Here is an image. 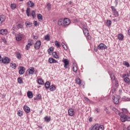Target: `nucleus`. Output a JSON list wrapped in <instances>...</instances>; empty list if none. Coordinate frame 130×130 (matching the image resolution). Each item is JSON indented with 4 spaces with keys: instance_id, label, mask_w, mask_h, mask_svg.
<instances>
[{
    "instance_id": "obj_56",
    "label": "nucleus",
    "mask_w": 130,
    "mask_h": 130,
    "mask_svg": "<svg viewBox=\"0 0 130 130\" xmlns=\"http://www.w3.org/2000/svg\"><path fill=\"white\" fill-rule=\"evenodd\" d=\"M34 24L35 25V26H37V25H38V22H37V21H34Z\"/></svg>"
},
{
    "instance_id": "obj_19",
    "label": "nucleus",
    "mask_w": 130,
    "mask_h": 130,
    "mask_svg": "<svg viewBox=\"0 0 130 130\" xmlns=\"http://www.w3.org/2000/svg\"><path fill=\"white\" fill-rule=\"evenodd\" d=\"M58 26H62L63 27H64L63 19L61 18L58 20Z\"/></svg>"
},
{
    "instance_id": "obj_30",
    "label": "nucleus",
    "mask_w": 130,
    "mask_h": 130,
    "mask_svg": "<svg viewBox=\"0 0 130 130\" xmlns=\"http://www.w3.org/2000/svg\"><path fill=\"white\" fill-rule=\"evenodd\" d=\"M16 57H17L18 59H20V58H22V56L21 55V53H20V52H17L16 53Z\"/></svg>"
},
{
    "instance_id": "obj_59",
    "label": "nucleus",
    "mask_w": 130,
    "mask_h": 130,
    "mask_svg": "<svg viewBox=\"0 0 130 130\" xmlns=\"http://www.w3.org/2000/svg\"><path fill=\"white\" fill-rule=\"evenodd\" d=\"M33 39L37 40L38 39V37H37V36H34Z\"/></svg>"
},
{
    "instance_id": "obj_53",
    "label": "nucleus",
    "mask_w": 130,
    "mask_h": 130,
    "mask_svg": "<svg viewBox=\"0 0 130 130\" xmlns=\"http://www.w3.org/2000/svg\"><path fill=\"white\" fill-rule=\"evenodd\" d=\"M84 100H85V101H86L87 102H91V101L89 100L88 98L87 97H84Z\"/></svg>"
},
{
    "instance_id": "obj_2",
    "label": "nucleus",
    "mask_w": 130,
    "mask_h": 130,
    "mask_svg": "<svg viewBox=\"0 0 130 130\" xmlns=\"http://www.w3.org/2000/svg\"><path fill=\"white\" fill-rule=\"evenodd\" d=\"M84 35L85 37H86L88 40H91V36H90V34H89V30L87 28L84 27L83 29Z\"/></svg>"
},
{
    "instance_id": "obj_25",
    "label": "nucleus",
    "mask_w": 130,
    "mask_h": 130,
    "mask_svg": "<svg viewBox=\"0 0 130 130\" xmlns=\"http://www.w3.org/2000/svg\"><path fill=\"white\" fill-rule=\"evenodd\" d=\"M50 120H51L50 117H48V116H46L44 117V121H46V122H49Z\"/></svg>"
},
{
    "instance_id": "obj_49",
    "label": "nucleus",
    "mask_w": 130,
    "mask_h": 130,
    "mask_svg": "<svg viewBox=\"0 0 130 130\" xmlns=\"http://www.w3.org/2000/svg\"><path fill=\"white\" fill-rule=\"evenodd\" d=\"M10 66L12 69H16V63H11Z\"/></svg>"
},
{
    "instance_id": "obj_13",
    "label": "nucleus",
    "mask_w": 130,
    "mask_h": 130,
    "mask_svg": "<svg viewBox=\"0 0 130 130\" xmlns=\"http://www.w3.org/2000/svg\"><path fill=\"white\" fill-rule=\"evenodd\" d=\"M68 114L70 116H74L75 115V111H74V109L70 108L68 110Z\"/></svg>"
},
{
    "instance_id": "obj_41",
    "label": "nucleus",
    "mask_w": 130,
    "mask_h": 130,
    "mask_svg": "<svg viewBox=\"0 0 130 130\" xmlns=\"http://www.w3.org/2000/svg\"><path fill=\"white\" fill-rule=\"evenodd\" d=\"M61 45L63 48L64 49V50H68V46H67L64 43H62Z\"/></svg>"
},
{
    "instance_id": "obj_7",
    "label": "nucleus",
    "mask_w": 130,
    "mask_h": 130,
    "mask_svg": "<svg viewBox=\"0 0 130 130\" xmlns=\"http://www.w3.org/2000/svg\"><path fill=\"white\" fill-rule=\"evenodd\" d=\"M63 23H64V27H68L70 24H71V20L70 19L65 18L63 19Z\"/></svg>"
},
{
    "instance_id": "obj_4",
    "label": "nucleus",
    "mask_w": 130,
    "mask_h": 130,
    "mask_svg": "<svg viewBox=\"0 0 130 130\" xmlns=\"http://www.w3.org/2000/svg\"><path fill=\"white\" fill-rule=\"evenodd\" d=\"M62 61L64 63V68L65 69H69L70 68V61H69V59H64Z\"/></svg>"
},
{
    "instance_id": "obj_60",
    "label": "nucleus",
    "mask_w": 130,
    "mask_h": 130,
    "mask_svg": "<svg viewBox=\"0 0 130 130\" xmlns=\"http://www.w3.org/2000/svg\"><path fill=\"white\" fill-rule=\"evenodd\" d=\"M115 2L116 3V7L117 6V4H118V0H115Z\"/></svg>"
},
{
    "instance_id": "obj_40",
    "label": "nucleus",
    "mask_w": 130,
    "mask_h": 130,
    "mask_svg": "<svg viewBox=\"0 0 130 130\" xmlns=\"http://www.w3.org/2000/svg\"><path fill=\"white\" fill-rule=\"evenodd\" d=\"M17 114L18 116H22L23 115V111H21L20 110L17 111Z\"/></svg>"
},
{
    "instance_id": "obj_39",
    "label": "nucleus",
    "mask_w": 130,
    "mask_h": 130,
    "mask_svg": "<svg viewBox=\"0 0 130 130\" xmlns=\"http://www.w3.org/2000/svg\"><path fill=\"white\" fill-rule=\"evenodd\" d=\"M98 130H104V126L98 124Z\"/></svg>"
},
{
    "instance_id": "obj_45",
    "label": "nucleus",
    "mask_w": 130,
    "mask_h": 130,
    "mask_svg": "<svg viewBox=\"0 0 130 130\" xmlns=\"http://www.w3.org/2000/svg\"><path fill=\"white\" fill-rule=\"evenodd\" d=\"M124 81L126 84H128L129 83V78L126 77L124 79Z\"/></svg>"
},
{
    "instance_id": "obj_28",
    "label": "nucleus",
    "mask_w": 130,
    "mask_h": 130,
    "mask_svg": "<svg viewBox=\"0 0 130 130\" xmlns=\"http://www.w3.org/2000/svg\"><path fill=\"white\" fill-rule=\"evenodd\" d=\"M30 7H27L26 9V14L27 17L30 16Z\"/></svg>"
},
{
    "instance_id": "obj_37",
    "label": "nucleus",
    "mask_w": 130,
    "mask_h": 130,
    "mask_svg": "<svg viewBox=\"0 0 130 130\" xmlns=\"http://www.w3.org/2000/svg\"><path fill=\"white\" fill-rule=\"evenodd\" d=\"M11 8L12 10H15V9H16V8H17V5H16V4H11Z\"/></svg>"
},
{
    "instance_id": "obj_50",
    "label": "nucleus",
    "mask_w": 130,
    "mask_h": 130,
    "mask_svg": "<svg viewBox=\"0 0 130 130\" xmlns=\"http://www.w3.org/2000/svg\"><path fill=\"white\" fill-rule=\"evenodd\" d=\"M18 29H22L23 28V25L21 24V23H19L17 26Z\"/></svg>"
},
{
    "instance_id": "obj_6",
    "label": "nucleus",
    "mask_w": 130,
    "mask_h": 130,
    "mask_svg": "<svg viewBox=\"0 0 130 130\" xmlns=\"http://www.w3.org/2000/svg\"><path fill=\"white\" fill-rule=\"evenodd\" d=\"M98 49H99V50L107 49V46L103 43H101L99 46H98Z\"/></svg>"
},
{
    "instance_id": "obj_27",
    "label": "nucleus",
    "mask_w": 130,
    "mask_h": 130,
    "mask_svg": "<svg viewBox=\"0 0 130 130\" xmlns=\"http://www.w3.org/2000/svg\"><path fill=\"white\" fill-rule=\"evenodd\" d=\"M52 56L54 58H59V56L56 53V52H54L52 53Z\"/></svg>"
},
{
    "instance_id": "obj_17",
    "label": "nucleus",
    "mask_w": 130,
    "mask_h": 130,
    "mask_svg": "<svg viewBox=\"0 0 130 130\" xmlns=\"http://www.w3.org/2000/svg\"><path fill=\"white\" fill-rule=\"evenodd\" d=\"M23 110L26 112V113H29V112H30V108L26 105L24 106Z\"/></svg>"
},
{
    "instance_id": "obj_26",
    "label": "nucleus",
    "mask_w": 130,
    "mask_h": 130,
    "mask_svg": "<svg viewBox=\"0 0 130 130\" xmlns=\"http://www.w3.org/2000/svg\"><path fill=\"white\" fill-rule=\"evenodd\" d=\"M49 88L50 89V91H55V89H56L55 86L53 85H52L51 86L50 85V87H49Z\"/></svg>"
},
{
    "instance_id": "obj_11",
    "label": "nucleus",
    "mask_w": 130,
    "mask_h": 130,
    "mask_svg": "<svg viewBox=\"0 0 130 130\" xmlns=\"http://www.w3.org/2000/svg\"><path fill=\"white\" fill-rule=\"evenodd\" d=\"M22 38H23V35L21 33H19L16 36V40L17 41H21V40H22Z\"/></svg>"
},
{
    "instance_id": "obj_21",
    "label": "nucleus",
    "mask_w": 130,
    "mask_h": 130,
    "mask_svg": "<svg viewBox=\"0 0 130 130\" xmlns=\"http://www.w3.org/2000/svg\"><path fill=\"white\" fill-rule=\"evenodd\" d=\"M50 87V82H49V81H47L45 83V88H46V90L47 89H49Z\"/></svg>"
},
{
    "instance_id": "obj_38",
    "label": "nucleus",
    "mask_w": 130,
    "mask_h": 130,
    "mask_svg": "<svg viewBox=\"0 0 130 130\" xmlns=\"http://www.w3.org/2000/svg\"><path fill=\"white\" fill-rule=\"evenodd\" d=\"M31 16L34 19L36 17V12H35V11L32 10L31 11Z\"/></svg>"
},
{
    "instance_id": "obj_47",
    "label": "nucleus",
    "mask_w": 130,
    "mask_h": 130,
    "mask_svg": "<svg viewBox=\"0 0 130 130\" xmlns=\"http://www.w3.org/2000/svg\"><path fill=\"white\" fill-rule=\"evenodd\" d=\"M53 51V48L52 47H51L48 49V52L49 54H50Z\"/></svg>"
},
{
    "instance_id": "obj_33",
    "label": "nucleus",
    "mask_w": 130,
    "mask_h": 130,
    "mask_svg": "<svg viewBox=\"0 0 130 130\" xmlns=\"http://www.w3.org/2000/svg\"><path fill=\"white\" fill-rule=\"evenodd\" d=\"M37 17L39 21H42V20H43V18L42 17V15H41V14H38Z\"/></svg>"
},
{
    "instance_id": "obj_8",
    "label": "nucleus",
    "mask_w": 130,
    "mask_h": 130,
    "mask_svg": "<svg viewBox=\"0 0 130 130\" xmlns=\"http://www.w3.org/2000/svg\"><path fill=\"white\" fill-rule=\"evenodd\" d=\"M1 63H10V58L8 57H4V58H2Z\"/></svg>"
},
{
    "instance_id": "obj_32",
    "label": "nucleus",
    "mask_w": 130,
    "mask_h": 130,
    "mask_svg": "<svg viewBox=\"0 0 130 130\" xmlns=\"http://www.w3.org/2000/svg\"><path fill=\"white\" fill-rule=\"evenodd\" d=\"M19 84H23L24 82L23 81V79L21 77H19L17 79Z\"/></svg>"
},
{
    "instance_id": "obj_57",
    "label": "nucleus",
    "mask_w": 130,
    "mask_h": 130,
    "mask_svg": "<svg viewBox=\"0 0 130 130\" xmlns=\"http://www.w3.org/2000/svg\"><path fill=\"white\" fill-rule=\"evenodd\" d=\"M89 121L90 122H92V120H93V117H90L89 118Z\"/></svg>"
},
{
    "instance_id": "obj_23",
    "label": "nucleus",
    "mask_w": 130,
    "mask_h": 130,
    "mask_svg": "<svg viewBox=\"0 0 130 130\" xmlns=\"http://www.w3.org/2000/svg\"><path fill=\"white\" fill-rule=\"evenodd\" d=\"M112 99L113 100V102L114 104H118V103L119 102V100L118 99V98L114 96V98H113Z\"/></svg>"
},
{
    "instance_id": "obj_51",
    "label": "nucleus",
    "mask_w": 130,
    "mask_h": 130,
    "mask_svg": "<svg viewBox=\"0 0 130 130\" xmlns=\"http://www.w3.org/2000/svg\"><path fill=\"white\" fill-rule=\"evenodd\" d=\"M110 77H111V79L112 81H113V80H115V77H114V75H112V74H111L110 75Z\"/></svg>"
},
{
    "instance_id": "obj_63",
    "label": "nucleus",
    "mask_w": 130,
    "mask_h": 130,
    "mask_svg": "<svg viewBox=\"0 0 130 130\" xmlns=\"http://www.w3.org/2000/svg\"><path fill=\"white\" fill-rule=\"evenodd\" d=\"M128 35H129L130 36V26H129V29L128 30Z\"/></svg>"
},
{
    "instance_id": "obj_64",
    "label": "nucleus",
    "mask_w": 130,
    "mask_h": 130,
    "mask_svg": "<svg viewBox=\"0 0 130 130\" xmlns=\"http://www.w3.org/2000/svg\"><path fill=\"white\" fill-rule=\"evenodd\" d=\"M35 75H37V74H38V71L37 70L35 72Z\"/></svg>"
},
{
    "instance_id": "obj_14",
    "label": "nucleus",
    "mask_w": 130,
    "mask_h": 130,
    "mask_svg": "<svg viewBox=\"0 0 130 130\" xmlns=\"http://www.w3.org/2000/svg\"><path fill=\"white\" fill-rule=\"evenodd\" d=\"M6 21V16L5 15H1L0 16V26H2L3 24V22Z\"/></svg>"
},
{
    "instance_id": "obj_31",
    "label": "nucleus",
    "mask_w": 130,
    "mask_h": 130,
    "mask_svg": "<svg viewBox=\"0 0 130 130\" xmlns=\"http://www.w3.org/2000/svg\"><path fill=\"white\" fill-rule=\"evenodd\" d=\"M106 24V25L108 26V27H110L111 26V21L110 20H107Z\"/></svg>"
},
{
    "instance_id": "obj_55",
    "label": "nucleus",
    "mask_w": 130,
    "mask_h": 130,
    "mask_svg": "<svg viewBox=\"0 0 130 130\" xmlns=\"http://www.w3.org/2000/svg\"><path fill=\"white\" fill-rule=\"evenodd\" d=\"M52 62V63H56L58 62H57V61L56 60H55L54 58H53V61Z\"/></svg>"
},
{
    "instance_id": "obj_46",
    "label": "nucleus",
    "mask_w": 130,
    "mask_h": 130,
    "mask_svg": "<svg viewBox=\"0 0 130 130\" xmlns=\"http://www.w3.org/2000/svg\"><path fill=\"white\" fill-rule=\"evenodd\" d=\"M123 64L124 66H126V67H127V68H129V63H128V62H127L126 61H124L123 62Z\"/></svg>"
},
{
    "instance_id": "obj_52",
    "label": "nucleus",
    "mask_w": 130,
    "mask_h": 130,
    "mask_svg": "<svg viewBox=\"0 0 130 130\" xmlns=\"http://www.w3.org/2000/svg\"><path fill=\"white\" fill-rule=\"evenodd\" d=\"M53 59V58H51V57L49 58L48 60L49 62L50 63H52Z\"/></svg>"
},
{
    "instance_id": "obj_20",
    "label": "nucleus",
    "mask_w": 130,
    "mask_h": 130,
    "mask_svg": "<svg viewBox=\"0 0 130 130\" xmlns=\"http://www.w3.org/2000/svg\"><path fill=\"white\" fill-rule=\"evenodd\" d=\"M98 124H95L94 125L91 126L89 128V130H98Z\"/></svg>"
},
{
    "instance_id": "obj_54",
    "label": "nucleus",
    "mask_w": 130,
    "mask_h": 130,
    "mask_svg": "<svg viewBox=\"0 0 130 130\" xmlns=\"http://www.w3.org/2000/svg\"><path fill=\"white\" fill-rule=\"evenodd\" d=\"M115 87L118 88V82L115 81Z\"/></svg>"
},
{
    "instance_id": "obj_42",
    "label": "nucleus",
    "mask_w": 130,
    "mask_h": 130,
    "mask_svg": "<svg viewBox=\"0 0 130 130\" xmlns=\"http://www.w3.org/2000/svg\"><path fill=\"white\" fill-rule=\"evenodd\" d=\"M104 111H106V113L107 114H109V113H110V112L109 111V110H108V109L107 108V107H106V106H104Z\"/></svg>"
},
{
    "instance_id": "obj_36",
    "label": "nucleus",
    "mask_w": 130,
    "mask_h": 130,
    "mask_svg": "<svg viewBox=\"0 0 130 130\" xmlns=\"http://www.w3.org/2000/svg\"><path fill=\"white\" fill-rule=\"evenodd\" d=\"M25 25H26V26H29V27H32V23H31L29 21H26L25 22Z\"/></svg>"
},
{
    "instance_id": "obj_35",
    "label": "nucleus",
    "mask_w": 130,
    "mask_h": 130,
    "mask_svg": "<svg viewBox=\"0 0 130 130\" xmlns=\"http://www.w3.org/2000/svg\"><path fill=\"white\" fill-rule=\"evenodd\" d=\"M118 39L119 40H122V39H123V35L121 34H119L118 36Z\"/></svg>"
},
{
    "instance_id": "obj_1",
    "label": "nucleus",
    "mask_w": 130,
    "mask_h": 130,
    "mask_svg": "<svg viewBox=\"0 0 130 130\" xmlns=\"http://www.w3.org/2000/svg\"><path fill=\"white\" fill-rule=\"evenodd\" d=\"M118 115L120 116V120L122 122H125V121H130V118L127 115L122 113H118Z\"/></svg>"
},
{
    "instance_id": "obj_24",
    "label": "nucleus",
    "mask_w": 130,
    "mask_h": 130,
    "mask_svg": "<svg viewBox=\"0 0 130 130\" xmlns=\"http://www.w3.org/2000/svg\"><path fill=\"white\" fill-rule=\"evenodd\" d=\"M27 97L28 98L31 99L33 98V93L31 91H28L27 93Z\"/></svg>"
},
{
    "instance_id": "obj_62",
    "label": "nucleus",
    "mask_w": 130,
    "mask_h": 130,
    "mask_svg": "<svg viewBox=\"0 0 130 130\" xmlns=\"http://www.w3.org/2000/svg\"><path fill=\"white\" fill-rule=\"evenodd\" d=\"M3 58H2V56L0 55V62H1V63H2V59Z\"/></svg>"
},
{
    "instance_id": "obj_43",
    "label": "nucleus",
    "mask_w": 130,
    "mask_h": 130,
    "mask_svg": "<svg viewBox=\"0 0 130 130\" xmlns=\"http://www.w3.org/2000/svg\"><path fill=\"white\" fill-rule=\"evenodd\" d=\"M55 45H56V46H57V48H58V47H60V44H59V42H58V41H55Z\"/></svg>"
},
{
    "instance_id": "obj_29",
    "label": "nucleus",
    "mask_w": 130,
    "mask_h": 130,
    "mask_svg": "<svg viewBox=\"0 0 130 130\" xmlns=\"http://www.w3.org/2000/svg\"><path fill=\"white\" fill-rule=\"evenodd\" d=\"M41 99H42L41 98V94H38V95L36 97L34 98V100L39 101V100H41Z\"/></svg>"
},
{
    "instance_id": "obj_15",
    "label": "nucleus",
    "mask_w": 130,
    "mask_h": 130,
    "mask_svg": "<svg viewBox=\"0 0 130 130\" xmlns=\"http://www.w3.org/2000/svg\"><path fill=\"white\" fill-rule=\"evenodd\" d=\"M27 6L28 8H34L35 4L32 1H29L27 2Z\"/></svg>"
},
{
    "instance_id": "obj_3",
    "label": "nucleus",
    "mask_w": 130,
    "mask_h": 130,
    "mask_svg": "<svg viewBox=\"0 0 130 130\" xmlns=\"http://www.w3.org/2000/svg\"><path fill=\"white\" fill-rule=\"evenodd\" d=\"M34 44V42H33L32 40L29 39L28 40V44L27 45L25 46V48L26 50H29L30 49V46H32Z\"/></svg>"
},
{
    "instance_id": "obj_18",
    "label": "nucleus",
    "mask_w": 130,
    "mask_h": 130,
    "mask_svg": "<svg viewBox=\"0 0 130 130\" xmlns=\"http://www.w3.org/2000/svg\"><path fill=\"white\" fill-rule=\"evenodd\" d=\"M0 34L1 35H7L8 34V30L7 29H1Z\"/></svg>"
},
{
    "instance_id": "obj_5",
    "label": "nucleus",
    "mask_w": 130,
    "mask_h": 130,
    "mask_svg": "<svg viewBox=\"0 0 130 130\" xmlns=\"http://www.w3.org/2000/svg\"><path fill=\"white\" fill-rule=\"evenodd\" d=\"M111 9L115 17H118V16H119V15L118 14V12H117V10H116V9H115V7H114V6H111Z\"/></svg>"
},
{
    "instance_id": "obj_16",
    "label": "nucleus",
    "mask_w": 130,
    "mask_h": 130,
    "mask_svg": "<svg viewBox=\"0 0 130 130\" xmlns=\"http://www.w3.org/2000/svg\"><path fill=\"white\" fill-rule=\"evenodd\" d=\"M110 108L113 110V111H114V112H115L116 114H118V113H120L119 111H118V110H117L116 108L112 106H110Z\"/></svg>"
},
{
    "instance_id": "obj_10",
    "label": "nucleus",
    "mask_w": 130,
    "mask_h": 130,
    "mask_svg": "<svg viewBox=\"0 0 130 130\" xmlns=\"http://www.w3.org/2000/svg\"><path fill=\"white\" fill-rule=\"evenodd\" d=\"M41 46V41H37L35 44V49L38 50Z\"/></svg>"
},
{
    "instance_id": "obj_58",
    "label": "nucleus",
    "mask_w": 130,
    "mask_h": 130,
    "mask_svg": "<svg viewBox=\"0 0 130 130\" xmlns=\"http://www.w3.org/2000/svg\"><path fill=\"white\" fill-rule=\"evenodd\" d=\"M95 111H96L97 113H99V112H100V110L98 108L95 109Z\"/></svg>"
},
{
    "instance_id": "obj_22",
    "label": "nucleus",
    "mask_w": 130,
    "mask_h": 130,
    "mask_svg": "<svg viewBox=\"0 0 130 130\" xmlns=\"http://www.w3.org/2000/svg\"><path fill=\"white\" fill-rule=\"evenodd\" d=\"M38 84L39 85H44V81L42 78H39L38 80Z\"/></svg>"
},
{
    "instance_id": "obj_12",
    "label": "nucleus",
    "mask_w": 130,
    "mask_h": 130,
    "mask_svg": "<svg viewBox=\"0 0 130 130\" xmlns=\"http://www.w3.org/2000/svg\"><path fill=\"white\" fill-rule=\"evenodd\" d=\"M20 70L19 71V75H24L25 74V71L26 69L24 67L21 66L20 67Z\"/></svg>"
},
{
    "instance_id": "obj_61",
    "label": "nucleus",
    "mask_w": 130,
    "mask_h": 130,
    "mask_svg": "<svg viewBox=\"0 0 130 130\" xmlns=\"http://www.w3.org/2000/svg\"><path fill=\"white\" fill-rule=\"evenodd\" d=\"M122 111H123V112H126V111H127V110L125 109H122Z\"/></svg>"
},
{
    "instance_id": "obj_9",
    "label": "nucleus",
    "mask_w": 130,
    "mask_h": 130,
    "mask_svg": "<svg viewBox=\"0 0 130 130\" xmlns=\"http://www.w3.org/2000/svg\"><path fill=\"white\" fill-rule=\"evenodd\" d=\"M26 74H28L29 75H33L34 73H35V70L34 69V68L33 67H30L29 68L26 72Z\"/></svg>"
},
{
    "instance_id": "obj_44",
    "label": "nucleus",
    "mask_w": 130,
    "mask_h": 130,
    "mask_svg": "<svg viewBox=\"0 0 130 130\" xmlns=\"http://www.w3.org/2000/svg\"><path fill=\"white\" fill-rule=\"evenodd\" d=\"M45 40H46L47 41H49L50 40V38H49V35H47L45 36Z\"/></svg>"
},
{
    "instance_id": "obj_34",
    "label": "nucleus",
    "mask_w": 130,
    "mask_h": 130,
    "mask_svg": "<svg viewBox=\"0 0 130 130\" xmlns=\"http://www.w3.org/2000/svg\"><path fill=\"white\" fill-rule=\"evenodd\" d=\"M76 82L78 84V85H81L82 84V81H81V79L80 78H77L76 79Z\"/></svg>"
},
{
    "instance_id": "obj_48",
    "label": "nucleus",
    "mask_w": 130,
    "mask_h": 130,
    "mask_svg": "<svg viewBox=\"0 0 130 130\" xmlns=\"http://www.w3.org/2000/svg\"><path fill=\"white\" fill-rule=\"evenodd\" d=\"M73 72H74V73H77V72L78 71V68L76 66H74L73 67Z\"/></svg>"
}]
</instances>
